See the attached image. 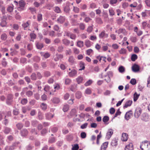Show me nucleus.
I'll return each mask as SVG.
<instances>
[{"label": "nucleus", "mask_w": 150, "mask_h": 150, "mask_svg": "<svg viewBox=\"0 0 150 150\" xmlns=\"http://www.w3.org/2000/svg\"><path fill=\"white\" fill-rule=\"evenodd\" d=\"M140 148L142 150H149V142L146 140L142 142Z\"/></svg>", "instance_id": "nucleus-1"}, {"label": "nucleus", "mask_w": 150, "mask_h": 150, "mask_svg": "<svg viewBox=\"0 0 150 150\" xmlns=\"http://www.w3.org/2000/svg\"><path fill=\"white\" fill-rule=\"evenodd\" d=\"M13 95L11 94H8L6 99V103L8 105H11L13 102Z\"/></svg>", "instance_id": "nucleus-2"}, {"label": "nucleus", "mask_w": 150, "mask_h": 150, "mask_svg": "<svg viewBox=\"0 0 150 150\" xmlns=\"http://www.w3.org/2000/svg\"><path fill=\"white\" fill-rule=\"evenodd\" d=\"M142 110L140 108H137L134 112V116L135 117L138 118L142 113Z\"/></svg>", "instance_id": "nucleus-3"}, {"label": "nucleus", "mask_w": 150, "mask_h": 150, "mask_svg": "<svg viewBox=\"0 0 150 150\" xmlns=\"http://www.w3.org/2000/svg\"><path fill=\"white\" fill-rule=\"evenodd\" d=\"M68 75L70 77H76L77 75V71L76 70L73 69L69 72Z\"/></svg>", "instance_id": "nucleus-4"}, {"label": "nucleus", "mask_w": 150, "mask_h": 150, "mask_svg": "<svg viewBox=\"0 0 150 150\" xmlns=\"http://www.w3.org/2000/svg\"><path fill=\"white\" fill-rule=\"evenodd\" d=\"M108 34L106 33L105 31L101 32L99 35L100 39L107 38L108 37Z\"/></svg>", "instance_id": "nucleus-5"}, {"label": "nucleus", "mask_w": 150, "mask_h": 150, "mask_svg": "<svg viewBox=\"0 0 150 150\" xmlns=\"http://www.w3.org/2000/svg\"><path fill=\"white\" fill-rule=\"evenodd\" d=\"M71 5V4L68 2L67 3L66 5L64 6V11L67 13H69L70 11L69 6Z\"/></svg>", "instance_id": "nucleus-6"}, {"label": "nucleus", "mask_w": 150, "mask_h": 150, "mask_svg": "<svg viewBox=\"0 0 150 150\" xmlns=\"http://www.w3.org/2000/svg\"><path fill=\"white\" fill-rule=\"evenodd\" d=\"M132 71L134 72H137L140 70L139 66L136 64H134L132 67Z\"/></svg>", "instance_id": "nucleus-7"}, {"label": "nucleus", "mask_w": 150, "mask_h": 150, "mask_svg": "<svg viewBox=\"0 0 150 150\" xmlns=\"http://www.w3.org/2000/svg\"><path fill=\"white\" fill-rule=\"evenodd\" d=\"M65 20V18L64 16H60L57 19V21L58 23L62 24L64 22Z\"/></svg>", "instance_id": "nucleus-8"}, {"label": "nucleus", "mask_w": 150, "mask_h": 150, "mask_svg": "<svg viewBox=\"0 0 150 150\" xmlns=\"http://www.w3.org/2000/svg\"><path fill=\"white\" fill-rule=\"evenodd\" d=\"M113 134V131L112 129H110L106 133V137L108 139H109Z\"/></svg>", "instance_id": "nucleus-9"}, {"label": "nucleus", "mask_w": 150, "mask_h": 150, "mask_svg": "<svg viewBox=\"0 0 150 150\" xmlns=\"http://www.w3.org/2000/svg\"><path fill=\"white\" fill-rule=\"evenodd\" d=\"M132 111L130 110L127 112L125 115V118L126 120H128L132 115Z\"/></svg>", "instance_id": "nucleus-10"}, {"label": "nucleus", "mask_w": 150, "mask_h": 150, "mask_svg": "<svg viewBox=\"0 0 150 150\" xmlns=\"http://www.w3.org/2000/svg\"><path fill=\"white\" fill-rule=\"evenodd\" d=\"M20 133L22 136L25 137L28 135V132L27 129H24L21 131Z\"/></svg>", "instance_id": "nucleus-11"}, {"label": "nucleus", "mask_w": 150, "mask_h": 150, "mask_svg": "<svg viewBox=\"0 0 150 150\" xmlns=\"http://www.w3.org/2000/svg\"><path fill=\"white\" fill-rule=\"evenodd\" d=\"M35 44L36 46L38 49L41 50L44 47L43 44L40 42H36Z\"/></svg>", "instance_id": "nucleus-12"}, {"label": "nucleus", "mask_w": 150, "mask_h": 150, "mask_svg": "<svg viewBox=\"0 0 150 150\" xmlns=\"http://www.w3.org/2000/svg\"><path fill=\"white\" fill-rule=\"evenodd\" d=\"M25 5V3L24 1H19L18 3V8H21L23 10V8Z\"/></svg>", "instance_id": "nucleus-13"}, {"label": "nucleus", "mask_w": 150, "mask_h": 150, "mask_svg": "<svg viewBox=\"0 0 150 150\" xmlns=\"http://www.w3.org/2000/svg\"><path fill=\"white\" fill-rule=\"evenodd\" d=\"M128 135L126 133H123L122 135L121 140L122 141H126L128 139Z\"/></svg>", "instance_id": "nucleus-14"}, {"label": "nucleus", "mask_w": 150, "mask_h": 150, "mask_svg": "<svg viewBox=\"0 0 150 150\" xmlns=\"http://www.w3.org/2000/svg\"><path fill=\"white\" fill-rule=\"evenodd\" d=\"M30 24V21H28L26 23H24L22 24V26L24 28V30L27 29V28L29 27Z\"/></svg>", "instance_id": "nucleus-15"}, {"label": "nucleus", "mask_w": 150, "mask_h": 150, "mask_svg": "<svg viewBox=\"0 0 150 150\" xmlns=\"http://www.w3.org/2000/svg\"><path fill=\"white\" fill-rule=\"evenodd\" d=\"M132 103V101L131 100H128L126 102L123 108H125L131 105Z\"/></svg>", "instance_id": "nucleus-16"}, {"label": "nucleus", "mask_w": 150, "mask_h": 150, "mask_svg": "<svg viewBox=\"0 0 150 150\" xmlns=\"http://www.w3.org/2000/svg\"><path fill=\"white\" fill-rule=\"evenodd\" d=\"M6 18H2L1 22L0 23L1 26L2 27H4L6 26Z\"/></svg>", "instance_id": "nucleus-17"}, {"label": "nucleus", "mask_w": 150, "mask_h": 150, "mask_svg": "<svg viewBox=\"0 0 150 150\" xmlns=\"http://www.w3.org/2000/svg\"><path fill=\"white\" fill-rule=\"evenodd\" d=\"M133 145L132 143H130L128 145L126 146L125 150H133Z\"/></svg>", "instance_id": "nucleus-18"}, {"label": "nucleus", "mask_w": 150, "mask_h": 150, "mask_svg": "<svg viewBox=\"0 0 150 150\" xmlns=\"http://www.w3.org/2000/svg\"><path fill=\"white\" fill-rule=\"evenodd\" d=\"M142 120L144 121H147L149 120V116L148 115L145 113L143 114L142 117Z\"/></svg>", "instance_id": "nucleus-19"}, {"label": "nucleus", "mask_w": 150, "mask_h": 150, "mask_svg": "<svg viewBox=\"0 0 150 150\" xmlns=\"http://www.w3.org/2000/svg\"><path fill=\"white\" fill-rule=\"evenodd\" d=\"M122 34L124 35L127 34V32L125 29L120 28L118 29V34Z\"/></svg>", "instance_id": "nucleus-20"}, {"label": "nucleus", "mask_w": 150, "mask_h": 150, "mask_svg": "<svg viewBox=\"0 0 150 150\" xmlns=\"http://www.w3.org/2000/svg\"><path fill=\"white\" fill-rule=\"evenodd\" d=\"M108 144V142H105L103 143L101 146V150H105L107 147Z\"/></svg>", "instance_id": "nucleus-21"}, {"label": "nucleus", "mask_w": 150, "mask_h": 150, "mask_svg": "<svg viewBox=\"0 0 150 150\" xmlns=\"http://www.w3.org/2000/svg\"><path fill=\"white\" fill-rule=\"evenodd\" d=\"M46 119L47 120H49L51 119L52 118H53L54 117V115L50 113H48L45 114Z\"/></svg>", "instance_id": "nucleus-22"}, {"label": "nucleus", "mask_w": 150, "mask_h": 150, "mask_svg": "<svg viewBox=\"0 0 150 150\" xmlns=\"http://www.w3.org/2000/svg\"><path fill=\"white\" fill-rule=\"evenodd\" d=\"M62 42L63 44L66 46L69 45L70 43V41L66 39H63L62 40Z\"/></svg>", "instance_id": "nucleus-23"}, {"label": "nucleus", "mask_w": 150, "mask_h": 150, "mask_svg": "<svg viewBox=\"0 0 150 150\" xmlns=\"http://www.w3.org/2000/svg\"><path fill=\"white\" fill-rule=\"evenodd\" d=\"M51 100L54 103L56 104H57L60 102L59 98L57 97L54 98Z\"/></svg>", "instance_id": "nucleus-24"}, {"label": "nucleus", "mask_w": 150, "mask_h": 150, "mask_svg": "<svg viewBox=\"0 0 150 150\" xmlns=\"http://www.w3.org/2000/svg\"><path fill=\"white\" fill-rule=\"evenodd\" d=\"M11 131V129L10 128L7 127H5L3 131L5 134H8L10 133Z\"/></svg>", "instance_id": "nucleus-25"}, {"label": "nucleus", "mask_w": 150, "mask_h": 150, "mask_svg": "<svg viewBox=\"0 0 150 150\" xmlns=\"http://www.w3.org/2000/svg\"><path fill=\"white\" fill-rule=\"evenodd\" d=\"M117 141L116 139H115L112 140L111 144L112 146H116L117 144Z\"/></svg>", "instance_id": "nucleus-26"}, {"label": "nucleus", "mask_w": 150, "mask_h": 150, "mask_svg": "<svg viewBox=\"0 0 150 150\" xmlns=\"http://www.w3.org/2000/svg\"><path fill=\"white\" fill-rule=\"evenodd\" d=\"M19 144V142H15L13 144L12 146L9 147V149H10V150H13L15 149V146L16 145H18Z\"/></svg>", "instance_id": "nucleus-27"}, {"label": "nucleus", "mask_w": 150, "mask_h": 150, "mask_svg": "<svg viewBox=\"0 0 150 150\" xmlns=\"http://www.w3.org/2000/svg\"><path fill=\"white\" fill-rule=\"evenodd\" d=\"M140 96V94H137L136 92H135L134 94V101H136L139 97Z\"/></svg>", "instance_id": "nucleus-28"}, {"label": "nucleus", "mask_w": 150, "mask_h": 150, "mask_svg": "<svg viewBox=\"0 0 150 150\" xmlns=\"http://www.w3.org/2000/svg\"><path fill=\"white\" fill-rule=\"evenodd\" d=\"M83 79L82 77L79 76L76 79V80L78 84H80L82 83Z\"/></svg>", "instance_id": "nucleus-29"}, {"label": "nucleus", "mask_w": 150, "mask_h": 150, "mask_svg": "<svg viewBox=\"0 0 150 150\" xmlns=\"http://www.w3.org/2000/svg\"><path fill=\"white\" fill-rule=\"evenodd\" d=\"M79 66L80 67V69H79V70H84L85 68L84 66V64L83 62H81L79 63Z\"/></svg>", "instance_id": "nucleus-30"}, {"label": "nucleus", "mask_w": 150, "mask_h": 150, "mask_svg": "<svg viewBox=\"0 0 150 150\" xmlns=\"http://www.w3.org/2000/svg\"><path fill=\"white\" fill-rule=\"evenodd\" d=\"M69 105L68 104H66L64 105L63 108V110L64 112H66L68 111L69 109Z\"/></svg>", "instance_id": "nucleus-31"}, {"label": "nucleus", "mask_w": 150, "mask_h": 150, "mask_svg": "<svg viewBox=\"0 0 150 150\" xmlns=\"http://www.w3.org/2000/svg\"><path fill=\"white\" fill-rule=\"evenodd\" d=\"M109 120V117L108 116L105 115L103 117L102 120L103 122L105 123H106Z\"/></svg>", "instance_id": "nucleus-32"}, {"label": "nucleus", "mask_w": 150, "mask_h": 150, "mask_svg": "<svg viewBox=\"0 0 150 150\" xmlns=\"http://www.w3.org/2000/svg\"><path fill=\"white\" fill-rule=\"evenodd\" d=\"M118 70L120 72L122 73L125 71V69L124 67L121 66H120L119 67Z\"/></svg>", "instance_id": "nucleus-33"}, {"label": "nucleus", "mask_w": 150, "mask_h": 150, "mask_svg": "<svg viewBox=\"0 0 150 150\" xmlns=\"http://www.w3.org/2000/svg\"><path fill=\"white\" fill-rule=\"evenodd\" d=\"M44 76L45 77H48L51 76L50 72L48 71H46L44 72Z\"/></svg>", "instance_id": "nucleus-34"}, {"label": "nucleus", "mask_w": 150, "mask_h": 150, "mask_svg": "<svg viewBox=\"0 0 150 150\" xmlns=\"http://www.w3.org/2000/svg\"><path fill=\"white\" fill-rule=\"evenodd\" d=\"M23 124L21 123H18L16 125V127L18 129L20 130L23 127Z\"/></svg>", "instance_id": "nucleus-35"}, {"label": "nucleus", "mask_w": 150, "mask_h": 150, "mask_svg": "<svg viewBox=\"0 0 150 150\" xmlns=\"http://www.w3.org/2000/svg\"><path fill=\"white\" fill-rule=\"evenodd\" d=\"M56 139L54 137H52L49 138L48 140L49 143L51 144L54 143Z\"/></svg>", "instance_id": "nucleus-36"}, {"label": "nucleus", "mask_w": 150, "mask_h": 150, "mask_svg": "<svg viewBox=\"0 0 150 150\" xmlns=\"http://www.w3.org/2000/svg\"><path fill=\"white\" fill-rule=\"evenodd\" d=\"M31 79L33 80H36L37 79V76L35 73H33L30 76Z\"/></svg>", "instance_id": "nucleus-37"}, {"label": "nucleus", "mask_w": 150, "mask_h": 150, "mask_svg": "<svg viewBox=\"0 0 150 150\" xmlns=\"http://www.w3.org/2000/svg\"><path fill=\"white\" fill-rule=\"evenodd\" d=\"M77 45L79 47H82L83 46V42L81 41H79L77 43Z\"/></svg>", "instance_id": "nucleus-38"}, {"label": "nucleus", "mask_w": 150, "mask_h": 150, "mask_svg": "<svg viewBox=\"0 0 150 150\" xmlns=\"http://www.w3.org/2000/svg\"><path fill=\"white\" fill-rule=\"evenodd\" d=\"M71 80L69 78H65V82L66 85H69L71 82Z\"/></svg>", "instance_id": "nucleus-39"}, {"label": "nucleus", "mask_w": 150, "mask_h": 150, "mask_svg": "<svg viewBox=\"0 0 150 150\" xmlns=\"http://www.w3.org/2000/svg\"><path fill=\"white\" fill-rule=\"evenodd\" d=\"M76 111L75 109H72L70 112L71 115L72 116H76L77 115H76Z\"/></svg>", "instance_id": "nucleus-40"}, {"label": "nucleus", "mask_w": 150, "mask_h": 150, "mask_svg": "<svg viewBox=\"0 0 150 150\" xmlns=\"http://www.w3.org/2000/svg\"><path fill=\"white\" fill-rule=\"evenodd\" d=\"M137 58V56L136 54H133L132 55L131 59L132 61H134Z\"/></svg>", "instance_id": "nucleus-41"}, {"label": "nucleus", "mask_w": 150, "mask_h": 150, "mask_svg": "<svg viewBox=\"0 0 150 150\" xmlns=\"http://www.w3.org/2000/svg\"><path fill=\"white\" fill-rule=\"evenodd\" d=\"M64 50V47L60 45L58 47L57 51L59 52H62Z\"/></svg>", "instance_id": "nucleus-42"}, {"label": "nucleus", "mask_w": 150, "mask_h": 150, "mask_svg": "<svg viewBox=\"0 0 150 150\" xmlns=\"http://www.w3.org/2000/svg\"><path fill=\"white\" fill-rule=\"evenodd\" d=\"M81 96V93L79 91L77 92L76 94V98L79 99L80 98Z\"/></svg>", "instance_id": "nucleus-43"}, {"label": "nucleus", "mask_w": 150, "mask_h": 150, "mask_svg": "<svg viewBox=\"0 0 150 150\" xmlns=\"http://www.w3.org/2000/svg\"><path fill=\"white\" fill-rule=\"evenodd\" d=\"M96 22L98 24H102L103 23L100 17H98L96 19Z\"/></svg>", "instance_id": "nucleus-44"}, {"label": "nucleus", "mask_w": 150, "mask_h": 150, "mask_svg": "<svg viewBox=\"0 0 150 150\" xmlns=\"http://www.w3.org/2000/svg\"><path fill=\"white\" fill-rule=\"evenodd\" d=\"M38 117L39 120H42L44 118L43 115L40 112H38Z\"/></svg>", "instance_id": "nucleus-45"}, {"label": "nucleus", "mask_w": 150, "mask_h": 150, "mask_svg": "<svg viewBox=\"0 0 150 150\" xmlns=\"http://www.w3.org/2000/svg\"><path fill=\"white\" fill-rule=\"evenodd\" d=\"M47 129L44 128L41 131V134L42 135L44 136L47 133Z\"/></svg>", "instance_id": "nucleus-46"}, {"label": "nucleus", "mask_w": 150, "mask_h": 150, "mask_svg": "<svg viewBox=\"0 0 150 150\" xmlns=\"http://www.w3.org/2000/svg\"><path fill=\"white\" fill-rule=\"evenodd\" d=\"M13 90L16 91H20L21 90V88L18 87L17 86H13Z\"/></svg>", "instance_id": "nucleus-47"}, {"label": "nucleus", "mask_w": 150, "mask_h": 150, "mask_svg": "<svg viewBox=\"0 0 150 150\" xmlns=\"http://www.w3.org/2000/svg\"><path fill=\"white\" fill-rule=\"evenodd\" d=\"M121 112L120 111V109H119L117 110L116 113L115 115L113 117V119H114L118 115H120L121 113Z\"/></svg>", "instance_id": "nucleus-48"}, {"label": "nucleus", "mask_w": 150, "mask_h": 150, "mask_svg": "<svg viewBox=\"0 0 150 150\" xmlns=\"http://www.w3.org/2000/svg\"><path fill=\"white\" fill-rule=\"evenodd\" d=\"M7 35L5 34H2L1 36V39L3 40H5L7 38Z\"/></svg>", "instance_id": "nucleus-49"}, {"label": "nucleus", "mask_w": 150, "mask_h": 150, "mask_svg": "<svg viewBox=\"0 0 150 150\" xmlns=\"http://www.w3.org/2000/svg\"><path fill=\"white\" fill-rule=\"evenodd\" d=\"M28 102V100L26 98H23L21 100V103L23 105H25Z\"/></svg>", "instance_id": "nucleus-50"}, {"label": "nucleus", "mask_w": 150, "mask_h": 150, "mask_svg": "<svg viewBox=\"0 0 150 150\" xmlns=\"http://www.w3.org/2000/svg\"><path fill=\"white\" fill-rule=\"evenodd\" d=\"M13 112L14 115H17L19 114V110L18 109H17L16 108H15L13 110Z\"/></svg>", "instance_id": "nucleus-51"}, {"label": "nucleus", "mask_w": 150, "mask_h": 150, "mask_svg": "<svg viewBox=\"0 0 150 150\" xmlns=\"http://www.w3.org/2000/svg\"><path fill=\"white\" fill-rule=\"evenodd\" d=\"M38 123V121L36 120H33L31 121V125L33 127H35Z\"/></svg>", "instance_id": "nucleus-52"}, {"label": "nucleus", "mask_w": 150, "mask_h": 150, "mask_svg": "<svg viewBox=\"0 0 150 150\" xmlns=\"http://www.w3.org/2000/svg\"><path fill=\"white\" fill-rule=\"evenodd\" d=\"M26 94L28 97H30L33 95V92L31 91H29L26 92Z\"/></svg>", "instance_id": "nucleus-53"}, {"label": "nucleus", "mask_w": 150, "mask_h": 150, "mask_svg": "<svg viewBox=\"0 0 150 150\" xmlns=\"http://www.w3.org/2000/svg\"><path fill=\"white\" fill-rule=\"evenodd\" d=\"M79 148V145L77 144H74V146L72 148V150H78Z\"/></svg>", "instance_id": "nucleus-54"}, {"label": "nucleus", "mask_w": 150, "mask_h": 150, "mask_svg": "<svg viewBox=\"0 0 150 150\" xmlns=\"http://www.w3.org/2000/svg\"><path fill=\"white\" fill-rule=\"evenodd\" d=\"M61 40L59 38H57L56 39H55L53 41V42L54 43L56 44H58L60 42Z\"/></svg>", "instance_id": "nucleus-55"}, {"label": "nucleus", "mask_w": 150, "mask_h": 150, "mask_svg": "<svg viewBox=\"0 0 150 150\" xmlns=\"http://www.w3.org/2000/svg\"><path fill=\"white\" fill-rule=\"evenodd\" d=\"M130 83L133 85H135L136 83V80L135 79H132L130 81Z\"/></svg>", "instance_id": "nucleus-56"}, {"label": "nucleus", "mask_w": 150, "mask_h": 150, "mask_svg": "<svg viewBox=\"0 0 150 150\" xmlns=\"http://www.w3.org/2000/svg\"><path fill=\"white\" fill-rule=\"evenodd\" d=\"M109 11L110 16H113L114 15L115 12L112 8L109 9Z\"/></svg>", "instance_id": "nucleus-57"}, {"label": "nucleus", "mask_w": 150, "mask_h": 150, "mask_svg": "<svg viewBox=\"0 0 150 150\" xmlns=\"http://www.w3.org/2000/svg\"><path fill=\"white\" fill-rule=\"evenodd\" d=\"M33 147V146H32L30 144L26 146V150H32Z\"/></svg>", "instance_id": "nucleus-58"}, {"label": "nucleus", "mask_w": 150, "mask_h": 150, "mask_svg": "<svg viewBox=\"0 0 150 150\" xmlns=\"http://www.w3.org/2000/svg\"><path fill=\"white\" fill-rule=\"evenodd\" d=\"M43 56L46 59L49 57L50 55L49 53L46 52L45 53Z\"/></svg>", "instance_id": "nucleus-59"}, {"label": "nucleus", "mask_w": 150, "mask_h": 150, "mask_svg": "<svg viewBox=\"0 0 150 150\" xmlns=\"http://www.w3.org/2000/svg\"><path fill=\"white\" fill-rule=\"evenodd\" d=\"M79 28L82 30H84L85 28V25L84 23H81L79 24Z\"/></svg>", "instance_id": "nucleus-60"}, {"label": "nucleus", "mask_w": 150, "mask_h": 150, "mask_svg": "<svg viewBox=\"0 0 150 150\" xmlns=\"http://www.w3.org/2000/svg\"><path fill=\"white\" fill-rule=\"evenodd\" d=\"M29 9L31 11L32 14H34L36 13V10L35 8H30Z\"/></svg>", "instance_id": "nucleus-61"}, {"label": "nucleus", "mask_w": 150, "mask_h": 150, "mask_svg": "<svg viewBox=\"0 0 150 150\" xmlns=\"http://www.w3.org/2000/svg\"><path fill=\"white\" fill-rule=\"evenodd\" d=\"M44 39L45 43L47 44H49L51 42V40L47 38H45Z\"/></svg>", "instance_id": "nucleus-62"}, {"label": "nucleus", "mask_w": 150, "mask_h": 150, "mask_svg": "<svg viewBox=\"0 0 150 150\" xmlns=\"http://www.w3.org/2000/svg\"><path fill=\"white\" fill-rule=\"evenodd\" d=\"M13 6L12 5L8 6L7 8V11L9 12H11L13 10Z\"/></svg>", "instance_id": "nucleus-63"}, {"label": "nucleus", "mask_w": 150, "mask_h": 150, "mask_svg": "<svg viewBox=\"0 0 150 150\" xmlns=\"http://www.w3.org/2000/svg\"><path fill=\"white\" fill-rule=\"evenodd\" d=\"M54 11L58 13H60L61 11L60 8L57 6H56L55 7Z\"/></svg>", "instance_id": "nucleus-64"}]
</instances>
